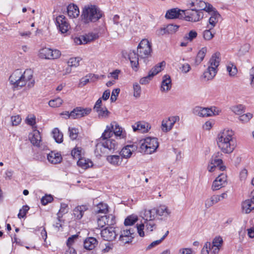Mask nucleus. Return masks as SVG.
I'll use <instances>...</instances> for the list:
<instances>
[{"instance_id":"nucleus-61","label":"nucleus","mask_w":254,"mask_h":254,"mask_svg":"<svg viewBox=\"0 0 254 254\" xmlns=\"http://www.w3.org/2000/svg\"><path fill=\"white\" fill-rule=\"evenodd\" d=\"M21 121V118L19 115L12 116L11 117V122L12 126H17Z\"/></svg>"},{"instance_id":"nucleus-16","label":"nucleus","mask_w":254,"mask_h":254,"mask_svg":"<svg viewBox=\"0 0 254 254\" xmlns=\"http://www.w3.org/2000/svg\"><path fill=\"white\" fill-rule=\"evenodd\" d=\"M56 25L62 33L67 32L69 28V24L67 22L65 16L63 15L57 17Z\"/></svg>"},{"instance_id":"nucleus-37","label":"nucleus","mask_w":254,"mask_h":254,"mask_svg":"<svg viewBox=\"0 0 254 254\" xmlns=\"http://www.w3.org/2000/svg\"><path fill=\"white\" fill-rule=\"evenodd\" d=\"M190 4L191 7H194L193 8H195L201 11L206 7V2L200 0H195L194 1H191Z\"/></svg>"},{"instance_id":"nucleus-31","label":"nucleus","mask_w":254,"mask_h":254,"mask_svg":"<svg viewBox=\"0 0 254 254\" xmlns=\"http://www.w3.org/2000/svg\"><path fill=\"white\" fill-rule=\"evenodd\" d=\"M88 209L87 205H82L76 206L73 210V214L77 220L82 218L84 212Z\"/></svg>"},{"instance_id":"nucleus-36","label":"nucleus","mask_w":254,"mask_h":254,"mask_svg":"<svg viewBox=\"0 0 254 254\" xmlns=\"http://www.w3.org/2000/svg\"><path fill=\"white\" fill-rule=\"evenodd\" d=\"M165 65V63L164 61L157 64L149 71V76H151L153 77L160 72L163 69V67H164Z\"/></svg>"},{"instance_id":"nucleus-34","label":"nucleus","mask_w":254,"mask_h":254,"mask_svg":"<svg viewBox=\"0 0 254 254\" xmlns=\"http://www.w3.org/2000/svg\"><path fill=\"white\" fill-rule=\"evenodd\" d=\"M113 133L116 136H119L121 138L125 137V133L123 132L122 128L116 122H113L111 124Z\"/></svg>"},{"instance_id":"nucleus-42","label":"nucleus","mask_w":254,"mask_h":254,"mask_svg":"<svg viewBox=\"0 0 254 254\" xmlns=\"http://www.w3.org/2000/svg\"><path fill=\"white\" fill-rule=\"evenodd\" d=\"M113 131L111 127V125H110V126H107L106 127V129L103 132L101 136L99 139L104 138L105 139H111L110 137L113 135Z\"/></svg>"},{"instance_id":"nucleus-17","label":"nucleus","mask_w":254,"mask_h":254,"mask_svg":"<svg viewBox=\"0 0 254 254\" xmlns=\"http://www.w3.org/2000/svg\"><path fill=\"white\" fill-rule=\"evenodd\" d=\"M91 111L90 108L76 107L70 113L69 118L78 119L88 115Z\"/></svg>"},{"instance_id":"nucleus-8","label":"nucleus","mask_w":254,"mask_h":254,"mask_svg":"<svg viewBox=\"0 0 254 254\" xmlns=\"http://www.w3.org/2000/svg\"><path fill=\"white\" fill-rule=\"evenodd\" d=\"M61 52L57 49H52L48 48H43L41 49L38 53V56L42 59L54 60L60 57Z\"/></svg>"},{"instance_id":"nucleus-28","label":"nucleus","mask_w":254,"mask_h":254,"mask_svg":"<svg viewBox=\"0 0 254 254\" xmlns=\"http://www.w3.org/2000/svg\"><path fill=\"white\" fill-rule=\"evenodd\" d=\"M136 148V146L134 145H127L121 150L120 152V155L122 158H128L131 156L132 152L135 150Z\"/></svg>"},{"instance_id":"nucleus-57","label":"nucleus","mask_w":254,"mask_h":254,"mask_svg":"<svg viewBox=\"0 0 254 254\" xmlns=\"http://www.w3.org/2000/svg\"><path fill=\"white\" fill-rule=\"evenodd\" d=\"M223 243L222 238L221 237H218L215 238L212 242V244H211V249H213L214 247H220Z\"/></svg>"},{"instance_id":"nucleus-52","label":"nucleus","mask_w":254,"mask_h":254,"mask_svg":"<svg viewBox=\"0 0 254 254\" xmlns=\"http://www.w3.org/2000/svg\"><path fill=\"white\" fill-rule=\"evenodd\" d=\"M130 21L131 20L127 16L124 17L123 19L121 20V26L124 31L127 29L128 27L130 25Z\"/></svg>"},{"instance_id":"nucleus-10","label":"nucleus","mask_w":254,"mask_h":254,"mask_svg":"<svg viewBox=\"0 0 254 254\" xmlns=\"http://www.w3.org/2000/svg\"><path fill=\"white\" fill-rule=\"evenodd\" d=\"M183 19L188 21L197 22L203 17V13L195 8L184 10Z\"/></svg>"},{"instance_id":"nucleus-20","label":"nucleus","mask_w":254,"mask_h":254,"mask_svg":"<svg viewBox=\"0 0 254 254\" xmlns=\"http://www.w3.org/2000/svg\"><path fill=\"white\" fill-rule=\"evenodd\" d=\"M184 14V10L174 8L168 10L166 13L165 17L167 19H183V14Z\"/></svg>"},{"instance_id":"nucleus-59","label":"nucleus","mask_w":254,"mask_h":254,"mask_svg":"<svg viewBox=\"0 0 254 254\" xmlns=\"http://www.w3.org/2000/svg\"><path fill=\"white\" fill-rule=\"evenodd\" d=\"M98 113V116L99 118L106 117L108 116L109 111L105 108H101L95 110Z\"/></svg>"},{"instance_id":"nucleus-32","label":"nucleus","mask_w":254,"mask_h":254,"mask_svg":"<svg viewBox=\"0 0 254 254\" xmlns=\"http://www.w3.org/2000/svg\"><path fill=\"white\" fill-rule=\"evenodd\" d=\"M47 159L51 163L56 164L62 161V157L61 154L51 151L47 155Z\"/></svg>"},{"instance_id":"nucleus-12","label":"nucleus","mask_w":254,"mask_h":254,"mask_svg":"<svg viewBox=\"0 0 254 254\" xmlns=\"http://www.w3.org/2000/svg\"><path fill=\"white\" fill-rule=\"evenodd\" d=\"M223 156L221 152L218 151L213 154L210 160L211 165H214L219 170L222 171L226 169V166L223 165Z\"/></svg>"},{"instance_id":"nucleus-14","label":"nucleus","mask_w":254,"mask_h":254,"mask_svg":"<svg viewBox=\"0 0 254 254\" xmlns=\"http://www.w3.org/2000/svg\"><path fill=\"white\" fill-rule=\"evenodd\" d=\"M227 183V175L225 173H221L213 181L211 189L213 191L218 190L225 187Z\"/></svg>"},{"instance_id":"nucleus-27","label":"nucleus","mask_w":254,"mask_h":254,"mask_svg":"<svg viewBox=\"0 0 254 254\" xmlns=\"http://www.w3.org/2000/svg\"><path fill=\"white\" fill-rule=\"evenodd\" d=\"M107 161L111 165L118 167L122 164L123 159L120 155H110L106 157Z\"/></svg>"},{"instance_id":"nucleus-15","label":"nucleus","mask_w":254,"mask_h":254,"mask_svg":"<svg viewBox=\"0 0 254 254\" xmlns=\"http://www.w3.org/2000/svg\"><path fill=\"white\" fill-rule=\"evenodd\" d=\"M101 236L104 240L112 241L116 238L117 234L115 228L108 227L101 231Z\"/></svg>"},{"instance_id":"nucleus-40","label":"nucleus","mask_w":254,"mask_h":254,"mask_svg":"<svg viewBox=\"0 0 254 254\" xmlns=\"http://www.w3.org/2000/svg\"><path fill=\"white\" fill-rule=\"evenodd\" d=\"M206 52L207 48L206 47H203L200 50H199L197 53L195 60V63L196 65L200 64L203 61L204 58L205 57Z\"/></svg>"},{"instance_id":"nucleus-41","label":"nucleus","mask_w":254,"mask_h":254,"mask_svg":"<svg viewBox=\"0 0 254 254\" xmlns=\"http://www.w3.org/2000/svg\"><path fill=\"white\" fill-rule=\"evenodd\" d=\"M138 220V217L135 215H131L127 217L124 221L126 227L133 225Z\"/></svg>"},{"instance_id":"nucleus-19","label":"nucleus","mask_w":254,"mask_h":254,"mask_svg":"<svg viewBox=\"0 0 254 254\" xmlns=\"http://www.w3.org/2000/svg\"><path fill=\"white\" fill-rule=\"evenodd\" d=\"M99 37L98 33H90L85 35H82L75 39V42L77 44H85L94 40L96 39Z\"/></svg>"},{"instance_id":"nucleus-45","label":"nucleus","mask_w":254,"mask_h":254,"mask_svg":"<svg viewBox=\"0 0 254 254\" xmlns=\"http://www.w3.org/2000/svg\"><path fill=\"white\" fill-rule=\"evenodd\" d=\"M97 212L98 213H106L108 211V206L107 204L100 203L97 206Z\"/></svg>"},{"instance_id":"nucleus-60","label":"nucleus","mask_w":254,"mask_h":254,"mask_svg":"<svg viewBox=\"0 0 254 254\" xmlns=\"http://www.w3.org/2000/svg\"><path fill=\"white\" fill-rule=\"evenodd\" d=\"M68 132L69 137L72 140H74L77 138L78 135V131L77 129L75 128L69 127Z\"/></svg>"},{"instance_id":"nucleus-30","label":"nucleus","mask_w":254,"mask_h":254,"mask_svg":"<svg viewBox=\"0 0 254 254\" xmlns=\"http://www.w3.org/2000/svg\"><path fill=\"white\" fill-rule=\"evenodd\" d=\"M98 242L94 237H88L84 241V248L88 250H93L98 245Z\"/></svg>"},{"instance_id":"nucleus-58","label":"nucleus","mask_w":254,"mask_h":254,"mask_svg":"<svg viewBox=\"0 0 254 254\" xmlns=\"http://www.w3.org/2000/svg\"><path fill=\"white\" fill-rule=\"evenodd\" d=\"M29 209V207L28 205H24L19 210V213L18 214V217L20 219L23 218L26 214L27 212Z\"/></svg>"},{"instance_id":"nucleus-24","label":"nucleus","mask_w":254,"mask_h":254,"mask_svg":"<svg viewBox=\"0 0 254 254\" xmlns=\"http://www.w3.org/2000/svg\"><path fill=\"white\" fill-rule=\"evenodd\" d=\"M172 87V81L170 76L166 74L163 76L160 90L162 92H168Z\"/></svg>"},{"instance_id":"nucleus-11","label":"nucleus","mask_w":254,"mask_h":254,"mask_svg":"<svg viewBox=\"0 0 254 254\" xmlns=\"http://www.w3.org/2000/svg\"><path fill=\"white\" fill-rule=\"evenodd\" d=\"M145 227V230L148 232H152L156 229V224L154 222V220L144 221L143 223H141L139 225H137V231L140 237L144 236V228Z\"/></svg>"},{"instance_id":"nucleus-13","label":"nucleus","mask_w":254,"mask_h":254,"mask_svg":"<svg viewBox=\"0 0 254 254\" xmlns=\"http://www.w3.org/2000/svg\"><path fill=\"white\" fill-rule=\"evenodd\" d=\"M122 54L125 58H127L129 60L131 66L134 70H137L139 64V58H140L138 56V53L136 54L134 51H130L128 53L123 52Z\"/></svg>"},{"instance_id":"nucleus-4","label":"nucleus","mask_w":254,"mask_h":254,"mask_svg":"<svg viewBox=\"0 0 254 254\" xmlns=\"http://www.w3.org/2000/svg\"><path fill=\"white\" fill-rule=\"evenodd\" d=\"M103 15V12L96 5H91L85 6L83 9L82 20L85 24L95 22L100 19Z\"/></svg>"},{"instance_id":"nucleus-7","label":"nucleus","mask_w":254,"mask_h":254,"mask_svg":"<svg viewBox=\"0 0 254 254\" xmlns=\"http://www.w3.org/2000/svg\"><path fill=\"white\" fill-rule=\"evenodd\" d=\"M138 56L140 59H145L151 55L152 52L151 44L147 39L142 40L137 46Z\"/></svg>"},{"instance_id":"nucleus-21","label":"nucleus","mask_w":254,"mask_h":254,"mask_svg":"<svg viewBox=\"0 0 254 254\" xmlns=\"http://www.w3.org/2000/svg\"><path fill=\"white\" fill-rule=\"evenodd\" d=\"M134 131H138L139 133L147 132L150 128V126L144 122H138L132 126Z\"/></svg>"},{"instance_id":"nucleus-53","label":"nucleus","mask_w":254,"mask_h":254,"mask_svg":"<svg viewBox=\"0 0 254 254\" xmlns=\"http://www.w3.org/2000/svg\"><path fill=\"white\" fill-rule=\"evenodd\" d=\"M212 29L208 28V29H206L203 31V36L205 40L209 41L213 38L214 33H212V32L211 31V30Z\"/></svg>"},{"instance_id":"nucleus-2","label":"nucleus","mask_w":254,"mask_h":254,"mask_svg":"<svg viewBox=\"0 0 254 254\" xmlns=\"http://www.w3.org/2000/svg\"><path fill=\"white\" fill-rule=\"evenodd\" d=\"M234 135V131L229 129H224L218 134L217 145L224 153L230 154L236 148V143Z\"/></svg>"},{"instance_id":"nucleus-63","label":"nucleus","mask_w":254,"mask_h":254,"mask_svg":"<svg viewBox=\"0 0 254 254\" xmlns=\"http://www.w3.org/2000/svg\"><path fill=\"white\" fill-rule=\"evenodd\" d=\"M211 244L210 242H206L201 250V254H208L209 251L211 249Z\"/></svg>"},{"instance_id":"nucleus-43","label":"nucleus","mask_w":254,"mask_h":254,"mask_svg":"<svg viewBox=\"0 0 254 254\" xmlns=\"http://www.w3.org/2000/svg\"><path fill=\"white\" fill-rule=\"evenodd\" d=\"M68 208L67 204L62 203L61 204V208L57 214L59 220L60 221V218L63 217V215L68 212Z\"/></svg>"},{"instance_id":"nucleus-23","label":"nucleus","mask_w":254,"mask_h":254,"mask_svg":"<svg viewBox=\"0 0 254 254\" xmlns=\"http://www.w3.org/2000/svg\"><path fill=\"white\" fill-rule=\"evenodd\" d=\"M193 112L195 115L201 117H211V114H212L209 108H202L199 106L195 107L193 109Z\"/></svg>"},{"instance_id":"nucleus-46","label":"nucleus","mask_w":254,"mask_h":254,"mask_svg":"<svg viewBox=\"0 0 254 254\" xmlns=\"http://www.w3.org/2000/svg\"><path fill=\"white\" fill-rule=\"evenodd\" d=\"M81 59L77 58H71L68 61L67 64L68 66L69 67H77L79 65V62Z\"/></svg>"},{"instance_id":"nucleus-38","label":"nucleus","mask_w":254,"mask_h":254,"mask_svg":"<svg viewBox=\"0 0 254 254\" xmlns=\"http://www.w3.org/2000/svg\"><path fill=\"white\" fill-rule=\"evenodd\" d=\"M77 165L84 169H87L93 166V163L89 159L81 158L77 162Z\"/></svg>"},{"instance_id":"nucleus-54","label":"nucleus","mask_w":254,"mask_h":254,"mask_svg":"<svg viewBox=\"0 0 254 254\" xmlns=\"http://www.w3.org/2000/svg\"><path fill=\"white\" fill-rule=\"evenodd\" d=\"M133 96L135 98H138L141 94V87L137 83H134L133 84Z\"/></svg>"},{"instance_id":"nucleus-49","label":"nucleus","mask_w":254,"mask_h":254,"mask_svg":"<svg viewBox=\"0 0 254 254\" xmlns=\"http://www.w3.org/2000/svg\"><path fill=\"white\" fill-rule=\"evenodd\" d=\"M95 76L94 74L90 73L80 79L79 86L82 87L88 83L90 80Z\"/></svg>"},{"instance_id":"nucleus-18","label":"nucleus","mask_w":254,"mask_h":254,"mask_svg":"<svg viewBox=\"0 0 254 254\" xmlns=\"http://www.w3.org/2000/svg\"><path fill=\"white\" fill-rule=\"evenodd\" d=\"M179 116H173L169 118L168 119L163 120L162 122L161 128L163 132H168L173 127L175 123L179 121Z\"/></svg>"},{"instance_id":"nucleus-26","label":"nucleus","mask_w":254,"mask_h":254,"mask_svg":"<svg viewBox=\"0 0 254 254\" xmlns=\"http://www.w3.org/2000/svg\"><path fill=\"white\" fill-rule=\"evenodd\" d=\"M242 208L243 212L245 213H249L254 209V196L242 202Z\"/></svg>"},{"instance_id":"nucleus-44","label":"nucleus","mask_w":254,"mask_h":254,"mask_svg":"<svg viewBox=\"0 0 254 254\" xmlns=\"http://www.w3.org/2000/svg\"><path fill=\"white\" fill-rule=\"evenodd\" d=\"M63 100L60 98H57L49 101V105L50 107L53 108H56L60 107L63 103Z\"/></svg>"},{"instance_id":"nucleus-1","label":"nucleus","mask_w":254,"mask_h":254,"mask_svg":"<svg viewBox=\"0 0 254 254\" xmlns=\"http://www.w3.org/2000/svg\"><path fill=\"white\" fill-rule=\"evenodd\" d=\"M9 81L14 90H19L26 85L30 89L35 84L33 71L30 69L15 70L9 76Z\"/></svg>"},{"instance_id":"nucleus-29","label":"nucleus","mask_w":254,"mask_h":254,"mask_svg":"<svg viewBox=\"0 0 254 254\" xmlns=\"http://www.w3.org/2000/svg\"><path fill=\"white\" fill-rule=\"evenodd\" d=\"M208 19V24L207 26V28L213 29L218 23L221 15L218 11H214L210 14Z\"/></svg>"},{"instance_id":"nucleus-62","label":"nucleus","mask_w":254,"mask_h":254,"mask_svg":"<svg viewBox=\"0 0 254 254\" xmlns=\"http://www.w3.org/2000/svg\"><path fill=\"white\" fill-rule=\"evenodd\" d=\"M120 89L119 88L114 89L112 92V95L111 97V101L112 102H115L117 99V97L118 96L120 93Z\"/></svg>"},{"instance_id":"nucleus-6","label":"nucleus","mask_w":254,"mask_h":254,"mask_svg":"<svg viewBox=\"0 0 254 254\" xmlns=\"http://www.w3.org/2000/svg\"><path fill=\"white\" fill-rule=\"evenodd\" d=\"M159 146L157 139L155 137H146L141 141L140 151L147 154L154 152Z\"/></svg>"},{"instance_id":"nucleus-51","label":"nucleus","mask_w":254,"mask_h":254,"mask_svg":"<svg viewBox=\"0 0 254 254\" xmlns=\"http://www.w3.org/2000/svg\"><path fill=\"white\" fill-rule=\"evenodd\" d=\"M113 248V244L110 243H107L105 244V248H103L100 252H96L95 254H103L109 253Z\"/></svg>"},{"instance_id":"nucleus-47","label":"nucleus","mask_w":254,"mask_h":254,"mask_svg":"<svg viewBox=\"0 0 254 254\" xmlns=\"http://www.w3.org/2000/svg\"><path fill=\"white\" fill-rule=\"evenodd\" d=\"M231 110L235 114L237 115H241L245 112L244 106L241 104L233 106Z\"/></svg>"},{"instance_id":"nucleus-56","label":"nucleus","mask_w":254,"mask_h":254,"mask_svg":"<svg viewBox=\"0 0 254 254\" xmlns=\"http://www.w3.org/2000/svg\"><path fill=\"white\" fill-rule=\"evenodd\" d=\"M81 149L79 147L74 148L71 152V155L74 158H81Z\"/></svg>"},{"instance_id":"nucleus-3","label":"nucleus","mask_w":254,"mask_h":254,"mask_svg":"<svg viewBox=\"0 0 254 254\" xmlns=\"http://www.w3.org/2000/svg\"><path fill=\"white\" fill-rule=\"evenodd\" d=\"M118 147V144L114 139H98L94 152L96 156L100 157L106 153H113Z\"/></svg>"},{"instance_id":"nucleus-5","label":"nucleus","mask_w":254,"mask_h":254,"mask_svg":"<svg viewBox=\"0 0 254 254\" xmlns=\"http://www.w3.org/2000/svg\"><path fill=\"white\" fill-rule=\"evenodd\" d=\"M220 61V54L219 53H216L212 55L209 62V65L203 73L204 78L209 80L214 78L217 72V68L219 65Z\"/></svg>"},{"instance_id":"nucleus-39","label":"nucleus","mask_w":254,"mask_h":254,"mask_svg":"<svg viewBox=\"0 0 254 254\" xmlns=\"http://www.w3.org/2000/svg\"><path fill=\"white\" fill-rule=\"evenodd\" d=\"M53 137L56 142L62 143L63 141V134L58 128H55L52 131Z\"/></svg>"},{"instance_id":"nucleus-64","label":"nucleus","mask_w":254,"mask_h":254,"mask_svg":"<svg viewBox=\"0 0 254 254\" xmlns=\"http://www.w3.org/2000/svg\"><path fill=\"white\" fill-rule=\"evenodd\" d=\"M253 117V115L251 113H247L243 114L239 117V119L243 122H248Z\"/></svg>"},{"instance_id":"nucleus-33","label":"nucleus","mask_w":254,"mask_h":254,"mask_svg":"<svg viewBox=\"0 0 254 254\" xmlns=\"http://www.w3.org/2000/svg\"><path fill=\"white\" fill-rule=\"evenodd\" d=\"M67 13L69 17L73 18L78 16L80 12L77 5L70 4L67 7Z\"/></svg>"},{"instance_id":"nucleus-50","label":"nucleus","mask_w":254,"mask_h":254,"mask_svg":"<svg viewBox=\"0 0 254 254\" xmlns=\"http://www.w3.org/2000/svg\"><path fill=\"white\" fill-rule=\"evenodd\" d=\"M227 70L230 76H234L237 73V67L233 64L230 63L227 66Z\"/></svg>"},{"instance_id":"nucleus-48","label":"nucleus","mask_w":254,"mask_h":254,"mask_svg":"<svg viewBox=\"0 0 254 254\" xmlns=\"http://www.w3.org/2000/svg\"><path fill=\"white\" fill-rule=\"evenodd\" d=\"M179 26L177 25L169 24L166 28H164L163 30H164L165 33H168V34H172L176 32Z\"/></svg>"},{"instance_id":"nucleus-55","label":"nucleus","mask_w":254,"mask_h":254,"mask_svg":"<svg viewBox=\"0 0 254 254\" xmlns=\"http://www.w3.org/2000/svg\"><path fill=\"white\" fill-rule=\"evenodd\" d=\"M53 200V197L52 195L50 194H47L42 197L41 199V202L43 205H46L48 203L51 202Z\"/></svg>"},{"instance_id":"nucleus-25","label":"nucleus","mask_w":254,"mask_h":254,"mask_svg":"<svg viewBox=\"0 0 254 254\" xmlns=\"http://www.w3.org/2000/svg\"><path fill=\"white\" fill-rule=\"evenodd\" d=\"M29 138L31 143L36 146H39L41 141L40 132L37 129H34L29 134Z\"/></svg>"},{"instance_id":"nucleus-22","label":"nucleus","mask_w":254,"mask_h":254,"mask_svg":"<svg viewBox=\"0 0 254 254\" xmlns=\"http://www.w3.org/2000/svg\"><path fill=\"white\" fill-rule=\"evenodd\" d=\"M156 215L155 208L151 209H144L140 213V216L144 221L154 220Z\"/></svg>"},{"instance_id":"nucleus-9","label":"nucleus","mask_w":254,"mask_h":254,"mask_svg":"<svg viewBox=\"0 0 254 254\" xmlns=\"http://www.w3.org/2000/svg\"><path fill=\"white\" fill-rule=\"evenodd\" d=\"M137 226L132 228L126 227L121 229L119 240L127 244L131 242L135 236Z\"/></svg>"},{"instance_id":"nucleus-35","label":"nucleus","mask_w":254,"mask_h":254,"mask_svg":"<svg viewBox=\"0 0 254 254\" xmlns=\"http://www.w3.org/2000/svg\"><path fill=\"white\" fill-rule=\"evenodd\" d=\"M156 215L160 216L168 217L171 213V211L168 207L164 205H161L157 208H155Z\"/></svg>"}]
</instances>
